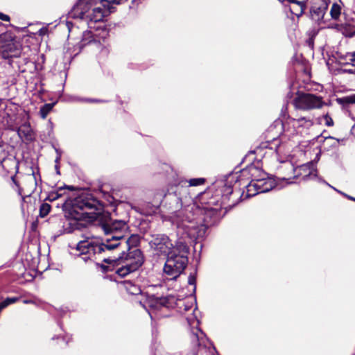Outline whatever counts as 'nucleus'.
<instances>
[{
  "label": "nucleus",
  "mask_w": 355,
  "mask_h": 355,
  "mask_svg": "<svg viewBox=\"0 0 355 355\" xmlns=\"http://www.w3.org/2000/svg\"><path fill=\"white\" fill-rule=\"evenodd\" d=\"M187 182L180 180L175 183V189L164 195V202L171 214L172 223L176 226L177 235H186L191 239H202L207 230L211 226L218 215V208L200 207L190 203L182 208L187 201ZM191 198H189L190 200Z\"/></svg>",
  "instance_id": "nucleus-1"
},
{
  "label": "nucleus",
  "mask_w": 355,
  "mask_h": 355,
  "mask_svg": "<svg viewBox=\"0 0 355 355\" xmlns=\"http://www.w3.org/2000/svg\"><path fill=\"white\" fill-rule=\"evenodd\" d=\"M104 236L101 239H87L79 241L71 253L80 258L84 262L114 260L117 257L112 255L110 245L114 244L116 236H124L128 225L124 220L110 219L101 224Z\"/></svg>",
  "instance_id": "nucleus-2"
},
{
  "label": "nucleus",
  "mask_w": 355,
  "mask_h": 355,
  "mask_svg": "<svg viewBox=\"0 0 355 355\" xmlns=\"http://www.w3.org/2000/svg\"><path fill=\"white\" fill-rule=\"evenodd\" d=\"M62 208L69 218L63 222V232L71 233L79 228L78 220L85 218L87 214L101 211L103 204L92 196H80L63 200Z\"/></svg>",
  "instance_id": "nucleus-3"
},
{
  "label": "nucleus",
  "mask_w": 355,
  "mask_h": 355,
  "mask_svg": "<svg viewBox=\"0 0 355 355\" xmlns=\"http://www.w3.org/2000/svg\"><path fill=\"white\" fill-rule=\"evenodd\" d=\"M244 178L239 171L229 174L224 180H218L216 182V194L215 197L209 198V193H207L202 198V204H205V207H210L212 208H218V215L212 225L218 220L220 216V211L222 205L225 204L229 200L230 196L233 193L234 188L237 187L240 189L243 187Z\"/></svg>",
  "instance_id": "nucleus-4"
},
{
  "label": "nucleus",
  "mask_w": 355,
  "mask_h": 355,
  "mask_svg": "<svg viewBox=\"0 0 355 355\" xmlns=\"http://www.w3.org/2000/svg\"><path fill=\"white\" fill-rule=\"evenodd\" d=\"M128 0H101L103 8L94 7L91 8L90 5L83 1H79L73 6L69 12V17L79 19L81 23H85L89 28H92L93 23L101 21L108 14L114 11L113 5H119Z\"/></svg>",
  "instance_id": "nucleus-5"
},
{
  "label": "nucleus",
  "mask_w": 355,
  "mask_h": 355,
  "mask_svg": "<svg viewBox=\"0 0 355 355\" xmlns=\"http://www.w3.org/2000/svg\"><path fill=\"white\" fill-rule=\"evenodd\" d=\"M178 240L175 243V249L165 257L166 259L164 272L171 280L176 279L186 268L189 259V247L187 240L194 241L198 239H191L186 235H177Z\"/></svg>",
  "instance_id": "nucleus-6"
},
{
  "label": "nucleus",
  "mask_w": 355,
  "mask_h": 355,
  "mask_svg": "<svg viewBox=\"0 0 355 355\" xmlns=\"http://www.w3.org/2000/svg\"><path fill=\"white\" fill-rule=\"evenodd\" d=\"M240 173L244 178L243 187L246 189L247 197L268 192L275 187L274 181L266 178L267 174L253 164L240 170Z\"/></svg>",
  "instance_id": "nucleus-7"
},
{
  "label": "nucleus",
  "mask_w": 355,
  "mask_h": 355,
  "mask_svg": "<svg viewBox=\"0 0 355 355\" xmlns=\"http://www.w3.org/2000/svg\"><path fill=\"white\" fill-rule=\"evenodd\" d=\"M113 256L117 257L114 260L102 261L109 265H101V268L104 272L114 270V263L121 262V266L115 269V272L120 277H125L126 275L134 272L139 270L144 261L142 252L140 249H135V250L126 251L125 254L113 253Z\"/></svg>",
  "instance_id": "nucleus-8"
},
{
  "label": "nucleus",
  "mask_w": 355,
  "mask_h": 355,
  "mask_svg": "<svg viewBox=\"0 0 355 355\" xmlns=\"http://www.w3.org/2000/svg\"><path fill=\"white\" fill-rule=\"evenodd\" d=\"M146 289V298L144 302L140 300L139 304L148 311L153 319L155 311L171 306L170 301L173 297L166 295L167 289L164 284H151L148 286Z\"/></svg>",
  "instance_id": "nucleus-9"
},
{
  "label": "nucleus",
  "mask_w": 355,
  "mask_h": 355,
  "mask_svg": "<svg viewBox=\"0 0 355 355\" xmlns=\"http://www.w3.org/2000/svg\"><path fill=\"white\" fill-rule=\"evenodd\" d=\"M21 53V46L19 43L13 40L3 41V37L0 40V57L2 59L7 60L8 63L13 68L15 65L19 67V71L24 72L25 69H21L19 64L21 62L26 63L27 58H23L15 61V59L18 58Z\"/></svg>",
  "instance_id": "nucleus-10"
},
{
  "label": "nucleus",
  "mask_w": 355,
  "mask_h": 355,
  "mask_svg": "<svg viewBox=\"0 0 355 355\" xmlns=\"http://www.w3.org/2000/svg\"><path fill=\"white\" fill-rule=\"evenodd\" d=\"M149 245L156 255L164 258L175 249L172 240L165 234H153Z\"/></svg>",
  "instance_id": "nucleus-11"
},
{
  "label": "nucleus",
  "mask_w": 355,
  "mask_h": 355,
  "mask_svg": "<svg viewBox=\"0 0 355 355\" xmlns=\"http://www.w3.org/2000/svg\"><path fill=\"white\" fill-rule=\"evenodd\" d=\"M114 244L110 245L108 249L112 250L113 253L125 254V250L131 251L139 249L138 245L140 243V238L137 234H132L129 237L124 236H116L114 237Z\"/></svg>",
  "instance_id": "nucleus-12"
},
{
  "label": "nucleus",
  "mask_w": 355,
  "mask_h": 355,
  "mask_svg": "<svg viewBox=\"0 0 355 355\" xmlns=\"http://www.w3.org/2000/svg\"><path fill=\"white\" fill-rule=\"evenodd\" d=\"M296 107L302 110L318 109L323 106L324 102L321 96L310 93H297L294 100Z\"/></svg>",
  "instance_id": "nucleus-13"
},
{
  "label": "nucleus",
  "mask_w": 355,
  "mask_h": 355,
  "mask_svg": "<svg viewBox=\"0 0 355 355\" xmlns=\"http://www.w3.org/2000/svg\"><path fill=\"white\" fill-rule=\"evenodd\" d=\"M284 168L290 172L297 173V174L302 175V173H304L302 176V179L306 180L308 178L317 177V171L315 169V163L313 162H310L306 164H302L297 168H295L293 164L291 163H286Z\"/></svg>",
  "instance_id": "nucleus-14"
},
{
  "label": "nucleus",
  "mask_w": 355,
  "mask_h": 355,
  "mask_svg": "<svg viewBox=\"0 0 355 355\" xmlns=\"http://www.w3.org/2000/svg\"><path fill=\"white\" fill-rule=\"evenodd\" d=\"M328 8V3L325 0H320L314 3L310 8V16L312 20L320 24L325 22V13Z\"/></svg>",
  "instance_id": "nucleus-15"
},
{
  "label": "nucleus",
  "mask_w": 355,
  "mask_h": 355,
  "mask_svg": "<svg viewBox=\"0 0 355 355\" xmlns=\"http://www.w3.org/2000/svg\"><path fill=\"white\" fill-rule=\"evenodd\" d=\"M280 2L284 3H288L290 12L297 16V17H300L304 11L305 4L304 1H298V0H278ZM287 6L286 4H285Z\"/></svg>",
  "instance_id": "nucleus-16"
},
{
  "label": "nucleus",
  "mask_w": 355,
  "mask_h": 355,
  "mask_svg": "<svg viewBox=\"0 0 355 355\" xmlns=\"http://www.w3.org/2000/svg\"><path fill=\"white\" fill-rule=\"evenodd\" d=\"M74 187L72 186L60 187L56 190L49 192L45 198V200L50 202L55 201L59 198H62L65 194L67 191H73Z\"/></svg>",
  "instance_id": "nucleus-17"
},
{
  "label": "nucleus",
  "mask_w": 355,
  "mask_h": 355,
  "mask_svg": "<svg viewBox=\"0 0 355 355\" xmlns=\"http://www.w3.org/2000/svg\"><path fill=\"white\" fill-rule=\"evenodd\" d=\"M95 42L94 34L91 31H83L81 40L78 43V50L74 53L73 56L77 55L85 46Z\"/></svg>",
  "instance_id": "nucleus-18"
},
{
  "label": "nucleus",
  "mask_w": 355,
  "mask_h": 355,
  "mask_svg": "<svg viewBox=\"0 0 355 355\" xmlns=\"http://www.w3.org/2000/svg\"><path fill=\"white\" fill-rule=\"evenodd\" d=\"M17 132L21 139H24L28 141H31L34 139L33 131L29 124H22L17 128Z\"/></svg>",
  "instance_id": "nucleus-19"
},
{
  "label": "nucleus",
  "mask_w": 355,
  "mask_h": 355,
  "mask_svg": "<svg viewBox=\"0 0 355 355\" xmlns=\"http://www.w3.org/2000/svg\"><path fill=\"white\" fill-rule=\"evenodd\" d=\"M280 139L279 138H275L271 141L262 142L257 148V150L269 148L270 150H274L276 153H278V149L280 146Z\"/></svg>",
  "instance_id": "nucleus-20"
},
{
  "label": "nucleus",
  "mask_w": 355,
  "mask_h": 355,
  "mask_svg": "<svg viewBox=\"0 0 355 355\" xmlns=\"http://www.w3.org/2000/svg\"><path fill=\"white\" fill-rule=\"evenodd\" d=\"M124 286L127 292L132 295L141 294L140 286L132 281H125Z\"/></svg>",
  "instance_id": "nucleus-21"
},
{
  "label": "nucleus",
  "mask_w": 355,
  "mask_h": 355,
  "mask_svg": "<svg viewBox=\"0 0 355 355\" xmlns=\"http://www.w3.org/2000/svg\"><path fill=\"white\" fill-rule=\"evenodd\" d=\"M340 141H343L344 139H336L333 137H324V143L323 144V147L324 149L329 150L330 148H337L338 147V144Z\"/></svg>",
  "instance_id": "nucleus-22"
},
{
  "label": "nucleus",
  "mask_w": 355,
  "mask_h": 355,
  "mask_svg": "<svg viewBox=\"0 0 355 355\" xmlns=\"http://www.w3.org/2000/svg\"><path fill=\"white\" fill-rule=\"evenodd\" d=\"M54 105L55 103H46L41 107L40 114L42 119H45L49 113L52 110Z\"/></svg>",
  "instance_id": "nucleus-23"
},
{
  "label": "nucleus",
  "mask_w": 355,
  "mask_h": 355,
  "mask_svg": "<svg viewBox=\"0 0 355 355\" xmlns=\"http://www.w3.org/2000/svg\"><path fill=\"white\" fill-rule=\"evenodd\" d=\"M341 13V7L339 4L334 3H333L331 10L330 15L332 19H338Z\"/></svg>",
  "instance_id": "nucleus-24"
},
{
  "label": "nucleus",
  "mask_w": 355,
  "mask_h": 355,
  "mask_svg": "<svg viewBox=\"0 0 355 355\" xmlns=\"http://www.w3.org/2000/svg\"><path fill=\"white\" fill-rule=\"evenodd\" d=\"M180 180H182V178H180L178 179V180L175 181V183H178V181ZM184 180H186L187 182V187H196V186H199V185H201L202 184H204L205 182V179L204 178H192V179H190L189 181L187 180H184Z\"/></svg>",
  "instance_id": "nucleus-25"
},
{
  "label": "nucleus",
  "mask_w": 355,
  "mask_h": 355,
  "mask_svg": "<svg viewBox=\"0 0 355 355\" xmlns=\"http://www.w3.org/2000/svg\"><path fill=\"white\" fill-rule=\"evenodd\" d=\"M339 103L345 105L349 104H355V94L343 97L338 99Z\"/></svg>",
  "instance_id": "nucleus-26"
},
{
  "label": "nucleus",
  "mask_w": 355,
  "mask_h": 355,
  "mask_svg": "<svg viewBox=\"0 0 355 355\" xmlns=\"http://www.w3.org/2000/svg\"><path fill=\"white\" fill-rule=\"evenodd\" d=\"M51 210V205L48 203L44 202L40 207V216L42 218L46 216Z\"/></svg>",
  "instance_id": "nucleus-27"
},
{
  "label": "nucleus",
  "mask_w": 355,
  "mask_h": 355,
  "mask_svg": "<svg viewBox=\"0 0 355 355\" xmlns=\"http://www.w3.org/2000/svg\"><path fill=\"white\" fill-rule=\"evenodd\" d=\"M192 339L196 340L197 342H199L202 338V336H204V333L201 331L200 329L196 327L193 329L191 331Z\"/></svg>",
  "instance_id": "nucleus-28"
},
{
  "label": "nucleus",
  "mask_w": 355,
  "mask_h": 355,
  "mask_svg": "<svg viewBox=\"0 0 355 355\" xmlns=\"http://www.w3.org/2000/svg\"><path fill=\"white\" fill-rule=\"evenodd\" d=\"M297 123L300 126L310 127L313 125V121L306 117H301L296 120Z\"/></svg>",
  "instance_id": "nucleus-29"
},
{
  "label": "nucleus",
  "mask_w": 355,
  "mask_h": 355,
  "mask_svg": "<svg viewBox=\"0 0 355 355\" xmlns=\"http://www.w3.org/2000/svg\"><path fill=\"white\" fill-rule=\"evenodd\" d=\"M346 64H350L355 67V51L348 53L345 55Z\"/></svg>",
  "instance_id": "nucleus-30"
},
{
  "label": "nucleus",
  "mask_w": 355,
  "mask_h": 355,
  "mask_svg": "<svg viewBox=\"0 0 355 355\" xmlns=\"http://www.w3.org/2000/svg\"><path fill=\"white\" fill-rule=\"evenodd\" d=\"M188 284L191 286H193V291L196 292V273L190 274L188 277Z\"/></svg>",
  "instance_id": "nucleus-31"
},
{
  "label": "nucleus",
  "mask_w": 355,
  "mask_h": 355,
  "mask_svg": "<svg viewBox=\"0 0 355 355\" xmlns=\"http://www.w3.org/2000/svg\"><path fill=\"white\" fill-rule=\"evenodd\" d=\"M76 101H83L87 103H105L106 101L98 99V98H76Z\"/></svg>",
  "instance_id": "nucleus-32"
},
{
  "label": "nucleus",
  "mask_w": 355,
  "mask_h": 355,
  "mask_svg": "<svg viewBox=\"0 0 355 355\" xmlns=\"http://www.w3.org/2000/svg\"><path fill=\"white\" fill-rule=\"evenodd\" d=\"M324 183H325L327 185H328L329 187H330L331 188H332L334 190H335L336 191H337L338 193H340L341 195H343V196H345V198H347V199L350 200H352V201H354L355 202V198L351 196H349L339 190H338L337 189H336L335 187H332L331 185H330L329 184H328L327 182H325L324 180L322 181Z\"/></svg>",
  "instance_id": "nucleus-33"
},
{
  "label": "nucleus",
  "mask_w": 355,
  "mask_h": 355,
  "mask_svg": "<svg viewBox=\"0 0 355 355\" xmlns=\"http://www.w3.org/2000/svg\"><path fill=\"white\" fill-rule=\"evenodd\" d=\"M67 27L68 28V31L69 33L72 34L76 28H78L71 21H67Z\"/></svg>",
  "instance_id": "nucleus-34"
},
{
  "label": "nucleus",
  "mask_w": 355,
  "mask_h": 355,
  "mask_svg": "<svg viewBox=\"0 0 355 355\" xmlns=\"http://www.w3.org/2000/svg\"><path fill=\"white\" fill-rule=\"evenodd\" d=\"M351 66H352L351 68H345V69H343L342 71L344 73H347L349 74H355V67L353 65H351Z\"/></svg>",
  "instance_id": "nucleus-35"
},
{
  "label": "nucleus",
  "mask_w": 355,
  "mask_h": 355,
  "mask_svg": "<svg viewBox=\"0 0 355 355\" xmlns=\"http://www.w3.org/2000/svg\"><path fill=\"white\" fill-rule=\"evenodd\" d=\"M324 118H325V121H326L325 123L327 126L333 125V124H334L333 120L328 114L325 115Z\"/></svg>",
  "instance_id": "nucleus-36"
},
{
  "label": "nucleus",
  "mask_w": 355,
  "mask_h": 355,
  "mask_svg": "<svg viewBox=\"0 0 355 355\" xmlns=\"http://www.w3.org/2000/svg\"><path fill=\"white\" fill-rule=\"evenodd\" d=\"M187 320L189 325L194 324L195 321L197 322V324L198 323V320H197L196 316L188 317L187 318Z\"/></svg>",
  "instance_id": "nucleus-37"
},
{
  "label": "nucleus",
  "mask_w": 355,
  "mask_h": 355,
  "mask_svg": "<svg viewBox=\"0 0 355 355\" xmlns=\"http://www.w3.org/2000/svg\"><path fill=\"white\" fill-rule=\"evenodd\" d=\"M0 19L4 21H10V17L6 14H3L2 12H0Z\"/></svg>",
  "instance_id": "nucleus-38"
},
{
  "label": "nucleus",
  "mask_w": 355,
  "mask_h": 355,
  "mask_svg": "<svg viewBox=\"0 0 355 355\" xmlns=\"http://www.w3.org/2000/svg\"><path fill=\"white\" fill-rule=\"evenodd\" d=\"M105 198L108 203H110V204L113 203L114 199L112 196H110V194H105Z\"/></svg>",
  "instance_id": "nucleus-39"
},
{
  "label": "nucleus",
  "mask_w": 355,
  "mask_h": 355,
  "mask_svg": "<svg viewBox=\"0 0 355 355\" xmlns=\"http://www.w3.org/2000/svg\"><path fill=\"white\" fill-rule=\"evenodd\" d=\"M60 159H61V155H60V154H59V155H58L56 156V158H55V164H59Z\"/></svg>",
  "instance_id": "nucleus-40"
},
{
  "label": "nucleus",
  "mask_w": 355,
  "mask_h": 355,
  "mask_svg": "<svg viewBox=\"0 0 355 355\" xmlns=\"http://www.w3.org/2000/svg\"><path fill=\"white\" fill-rule=\"evenodd\" d=\"M354 35H355V27H353L351 33H349L347 35L349 37H353Z\"/></svg>",
  "instance_id": "nucleus-41"
},
{
  "label": "nucleus",
  "mask_w": 355,
  "mask_h": 355,
  "mask_svg": "<svg viewBox=\"0 0 355 355\" xmlns=\"http://www.w3.org/2000/svg\"><path fill=\"white\" fill-rule=\"evenodd\" d=\"M11 180H12V182H13V183H14V184H15L17 187H19V186L18 182H17V180H16V179H15V176H12V177L11 178Z\"/></svg>",
  "instance_id": "nucleus-42"
},
{
  "label": "nucleus",
  "mask_w": 355,
  "mask_h": 355,
  "mask_svg": "<svg viewBox=\"0 0 355 355\" xmlns=\"http://www.w3.org/2000/svg\"><path fill=\"white\" fill-rule=\"evenodd\" d=\"M186 355H197V353L195 349H193L189 353H187Z\"/></svg>",
  "instance_id": "nucleus-43"
},
{
  "label": "nucleus",
  "mask_w": 355,
  "mask_h": 355,
  "mask_svg": "<svg viewBox=\"0 0 355 355\" xmlns=\"http://www.w3.org/2000/svg\"><path fill=\"white\" fill-rule=\"evenodd\" d=\"M59 312H60V313H59V314H60V316H62V315H63L64 313H65L66 310H65L64 308H61V309H60V310L59 311Z\"/></svg>",
  "instance_id": "nucleus-44"
},
{
  "label": "nucleus",
  "mask_w": 355,
  "mask_h": 355,
  "mask_svg": "<svg viewBox=\"0 0 355 355\" xmlns=\"http://www.w3.org/2000/svg\"><path fill=\"white\" fill-rule=\"evenodd\" d=\"M55 170H56V173L58 174H60V170H59L58 164H55Z\"/></svg>",
  "instance_id": "nucleus-45"
},
{
  "label": "nucleus",
  "mask_w": 355,
  "mask_h": 355,
  "mask_svg": "<svg viewBox=\"0 0 355 355\" xmlns=\"http://www.w3.org/2000/svg\"><path fill=\"white\" fill-rule=\"evenodd\" d=\"M55 153H56L57 155L59 154H60L62 155V152L60 149L55 148Z\"/></svg>",
  "instance_id": "nucleus-46"
},
{
  "label": "nucleus",
  "mask_w": 355,
  "mask_h": 355,
  "mask_svg": "<svg viewBox=\"0 0 355 355\" xmlns=\"http://www.w3.org/2000/svg\"><path fill=\"white\" fill-rule=\"evenodd\" d=\"M33 179H34V180H35V184L37 185V179H36V178L34 176V173H33Z\"/></svg>",
  "instance_id": "nucleus-47"
},
{
  "label": "nucleus",
  "mask_w": 355,
  "mask_h": 355,
  "mask_svg": "<svg viewBox=\"0 0 355 355\" xmlns=\"http://www.w3.org/2000/svg\"><path fill=\"white\" fill-rule=\"evenodd\" d=\"M140 0H132V3L134 4L135 2H139Z\"/></svg>",
  "instance_id": "nucleus-48"
},
{
  "label": "nucleus",
  "mask_w": 355,
  "mask_h": 355,
  "mask_svg": "<svg viewBox=\"0 0 355 355\" xmlns=\"http://www.w3.org/2000/svg\"><path fill=\"white\" fill-rule=\"evenodd\" d=\"M291 178V177H289V178H282V179H284V180H289Z\"/></svg>",
  "instance_id": "nucleus-49"
},
{
  "label": "nucleus",
  "mask_w": 355,
  "mask_h": 355,
  "mask_svg": "<svg viewBox=\"0 0 355 355\" xmlns=\"http://www.w3.org/2000/svg\"><path fill=\"white\" fill-rule=\"evenodd\" d=\"M75 48H78V44L75 46ZM74 51H76V49H74Z\"/></svg>",
  "instance_id": "nucleus-50"
},
{
  "label": "nucleus",
  "mask_w": 355,
  "mask_h": 355,
  "mask_svg": "<svg viewBox=\"0 0 355 355\" xmlns=\"http://www.w3.org/2000/svg\"><path fill=\"white\" fill-rule=\"evenodd\" d=\"M250 153H251L252 155H253V154L254 153V151H251V152H250Z\"/></svg>",
  "instance_id": "nucleus-51"
},
{
  "label": "nucleus",
  "mask_w": 355,
  "mask_h": 355,
  "mask_svg": "<svg viewBox=\"0 0 355 355\" xmlns=\"http://www.w3.org/2000/svg\"><path fill=\"white\" fill-rule=\"evenodd\" d=\"M352 355H355V352L353 354H352Z\"/></svg>",
  "instance_id": "nucleus-52"
}]
</instances>
